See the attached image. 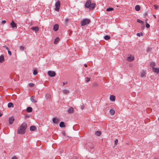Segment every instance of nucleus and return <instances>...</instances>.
Instances as JSON below:
<instances>
[{"instance_id":"1","label":"nucleus","mask_w":159,"mask_h":159,"mask_svg":"<svg viewBox=\"0 0 159 159\" xmlns=\"http://www.w3.org/2000/svg\"><path fill=\"white\" fill-rule=\"evenodd\" d=\"M27 128V124L25 122L23 123L18 129L17 133L19 134H22L25 132Z\"/></svg>"},{"instance_id":"2","label":"nucleus","mask_w":159,"mask_h":159,"mask_svg":"<svg viewBox=\"0 0 159 159\" xmlns=\"http://www.w3.org/2000/svg\"><path fill=\"white\" fill-rule=\"evenodd\" d=\"M95 6V4L94 3H91L90 0H87L85 4V8H89L90 10H93Z\"/></svg>"},{"instance_id":"3","label":"nucleus","mask_w":159,"mask_h":159,"mask_svg":"<svg viewBox=\"0 0 159 159\" xmlns=\"http://www.w3.org/2000/svg\"><path fill=\"white\" fill-rule=\"evenodd\" d=\"M91 22L90 19H84L81 21L82 26H85L89 24Z\"/></svg>"},{"instance_id":"4","label":"nucleus","mask_w":159,"mask_h":159,"mask_svg":"<svg viewBox=\"0 0 159 159\" xmlns=\"http://www.w3.org/2000/svg\"><path fill=\"white\" fill-rule=\"evenodd\" d=\"M60 5V2L58 0L57 1L55 4V8L54 10L56 11H58L59 10Z\"/></svg>"},{"instance_id":"5","label":"nucleus","mask_w":159,"mask_h":159,"mask_svg":"<svg viewBox=\"0 0 159 159\" xmlns=\"http://www.w3.org/2000/svg\"><path fill=\"white\" fill-rule=\"evenodd\" d=\"M48 75L50 77H54L56 75V73L54 71H49L48 72Z\"/></svg>"},{"instance_id":"6","label":"nucleus","mask_w":159,"mask_h":159,"mask_svg":"<svg viewBox=\"0 0 159 159\" xmlns=\"http://www.w3.org/2000/svg\"><path fill=\"white\" fill-rule=\"evenodd\" d=\"M11 27L13 29H16L17 26L16 24L15 23L13 20H12L10 24Z\"/></svg>"},{"instance_id":"7","label":"nucleus","mask_w":159,"mask_h":159,"mask_svg":"<svg viewBox=\"0 0 159 159\" xmlns=\"http://www.w3.org/2000/svg\"><path fill=\"white\" fill-rule=\"evenodd\" d=\"M74 111V110L73 107H70L67 111V112L69 113H73Z\"/></svg>"},{"instance_id":"8","label":"nucleus","mask_w":159,"mask_h":159,"mask_svg":"<svg viewBox=\"0 0 159 159\" xmlns=\"http://www.w3.org/2000/svg\"><path fill=\"white\" fill-rule=\"evenodd\" d=\"M14 118L13 116L9 118V123L10 124H12L14 121Z\"/></svg>"},{"instance_id":"9","label":"nucleus","mask_w":159,"mask_h":159,"mask_svg":"<svg viewBox=\"0 0 159 159\" xmlns=\"http://www.w3.org/2000/svg\"><path fill=\"white\" fill-rule=\"evenodd\" d=\"M134 58L133 56H130L127 58V60L129 61H132L134 60Z\"/></svg>"},{"instance_id":"10","label":"nucleus","mask_w":159,"mask_h":159,"mask_svg":"<svg viewBox=\"0 0 159 159\" xmlns=\"http://www.w3.org/2000/svg\"><path fill=\"white\" fill-rule=\"evenodd\" d=\"M52 120L53 123L56 124H57L59 122V119H57L56 118H53L52 119Z\"/></svg>"},{"instance_id":"11","label":"nucleus","mask_w":159,"mask_h":159,"mask_svg":"<svg viewBox=\"0 0 159 159\" xmlns=\"http://www.w3.org/2000/svg\"><path fill=\"white\" fill-rule=\"evenodd\" d=\"M153 71L155 73H158L159 72V68L153 67L152 68Z\"/></svg>"},{"instance_id":"12","label":"nucleus","mask_w":159,"mask_h":159,"mask_svg":"<svg viewBox=\"0 0 159 159\" xmlns=\"http://www.w3.org/2000/svg\"><path fill=\"white\" fill-rule=\"evenodd\" d=\"M4 61V57L3 55H2L0 56V63H3Z\"/></svg>"},{"instance_id":"13","label":"nucleus","mask_w":159,"mask_h":159,"mask_svg":"<svg viewBox=\"0 0 159 159\" xmlns=\"http://www.w3.org/2000/svg\"><path fill=\"white\" fill-rule=\"evenodd\" d=\"M31 29V30L35 31V32H37L39 30V28L38 26L32 27Z\"/></svg>"},{"instance_id":"14","label":"nucleus","mask_w":159,"mask_h":159,"mask_svg":"<svg viewBox=\"0 0 159 159\" xmlns=\"http://www.w3.org/2000/svg\"><path fill=\"white\" fill-rule=\"evenodd\" d=\"M59 28V26L58 25L56 24L53 27V30L55 31H57Z\"/></svg>"},{"instance_id":"15","label":"nucleus","mask_w":159,"mask_h":159,"mask_svg":"<svg viewBox=\"0 0 159 159\" xmlns=\"http://www.w3.org/2000/svg\"><path fill=\"white\" fill-rule=\"evenodd\" d=\"M115 96L113 95H111L110 97V100L112 101H114L115 100Z\"/></svg>"},{"instance_id":"16","label":"nucleus","mask_w":159,"mask_h":159,"mask_svg":"<svg viewBox=\"0 0 159 159\" xmlns=\"http://www.w3.org/2000/svg\"><path fill=\"white\" fill-rule=\"evenodd\" d=\"M59 41H60L59 38L58 37L56 38L54 41V44H57Z\"/></svg>"},{"instance_id":"17","label":"nucleus","mask_w":159,"mask_h":159,"mask_svg":"<svg viewBox=\"0 0 159 159\" xmlns=\"http://www.w3.org/2000/svg\"><path fill=\"white\" fill-rule=\"evenodd\" d=\"M32 108L31 107H29L27 108L26 111L27 112H31L32 111Z\"/></svg>"},{"instance_id":"18","label":"nucleus","mask_w":159,"mask_h":159,"mask_svg":"<svg viewBox=\"0 0 159 159\" xmlns=\"http://www.w3.org/2000/svg\"><path fill=\"white\" fill-rule=\"evenodd\" d=\"M51 96L49 93H47L45 95V98L46 99H49L51 98Z\"/></svg>"},{"instance_id":"19","label":"nucleus","mask_w":159,"mask_h":159,"mask_svg":"<svg viewBox=\"0 0 159 159\" xmlns=\"http://www.w3.org/2000/svg\"><path fill=\"white\" fill-rule=\"evenodd\" d=\"M146 75V73L145 72L144 70H143L141 73V77H143L145 76Z\"/></svg>"},{"instance_id":"20","label":"nucleus","mask_w":159,"mask_h":159,"mask_svg":"<svg viewBox=\"0 0 159 159\" xmlns=\"http://www.w3.org/2000/svg\"><path fill=\"white\" fill-rule=\"evenodd\" d=\"M101 134V132L100 131H98L95 132V134L98 136H99Z\"/></svg>"},{"instance_id":"21","label":"nucleus","mask_w":159,"mask_h":159,"mask_svg":"<svg viewBox=\"0 0 159 159\" xmlns=\"http://www.w3.org/2000/svg\"><path fill=\"white\" fill-rule=\"evenodd\" d=\"M59 126L61 127H64L65 126L64 123L63 122H61Z\"/></svg>"},{"instance_id":"22","label":"nucleus","mask_w":159,"mask_h":159,"mask_svg":"<svg viewBox=\"0 0 159 159\" xmlns=\"http://www.w3.org/2000/svg\"><path fill=\"white\" fill-rule=\"evenodd\" d=\"M110 113L111 115H113L115 113V111L113 109H111L110 110Z\"/></svg>"},{"instance_id":"23","label":"nucleus","mask_w":159,"mask_h":159,"mask_svg":"<svg viewBox=\"0 0 159 159\" xmlns=\"http://www.w3.org/2000/svg\"><path fill=\"white\" fill-rule=\"evenodd\" d=\"M135 10L137 11H139L140 10V7L138 5H136L135 7Z\"/></svg>"},{"instance_id":"24","label":"nucleus","mask_w":159,"mask_h":159,"mask_svg":"<svg viewBox=\"0 0 159 159\" xmlns=\"http://www.w3.org/2000/svg\"><path fill=\"white\" fill-rule=\"evenodd\" d=\"M34 98H35L34 97V96H32L31 97L30 100L32 102L36 103L37 102V101H35L34 100Z\"/></svg>"},{"instance_id":"25","label":"nucleus","mask_w":159,"mask_h":159,"mask_svg":"<svg viewBox=\"0 0 159 159\" xmlns=\"http://www.w3.org/2000/svg\"><path fill=\"white\" fill-rule=\"evenodd\" d=\"M8 107L9 108L14 107L13 104L12 102H10L8 104Z\"/></svg>"},{"instance_id":"26","label":"nucleus","mask_w":159,"mask_h":159,"mask_svg":"<svg viewBox=\"0 0 159 159\" xmlns=\"http://www.w3.org/2000/svg\"><path fill=\"white\" fill-rule=\"evenodd\" d=\"M63 93L65 94H67L69 93L70 92L67 89H64L63 90Z\"/></svg>"},{"instance_id":"27","label":"nucleus","mask_w":159,"mask_h":159,"mask_svg":"<svg viewBox=\"0 0 159 159\" xmlns=\"http://www.w3.org/2000/svg\"><path fill=\"white\" fill-rule=\"evenodd\" d=\"M36 129V127L34 126H32L30 128V129L31 131H34Z\"/></svg>"},{"instance_id":"28","label":"nucleus","mask_w":159,"mask_h":159,"mask_svg":"<svg viewBox=\"0 0 159 159\" xmlns=\"http://www.w3.org/2000/svg\"><path fill=\"white\" fill-rule=\"evenodd\" d=\"M114 10V8L112 7H110L107 8V10L106 11H113Z\"/></svg>"},{"instance_id":"29","label":"nucleus","mask_w":159,"mask_h":159,"mask_svg":"<svg viewBox=\"0 0 159 159\" xmlns=\"http://www.w3.org/2000/svg\"><path fill=\"white\" fill-rule=\"evenodd\" d=\"M104 39L106 40H108L110 38V37L106 35L104 37Z\"/></svg>"},{"instance_id":"30","label":"nucleus","mask_w":159,"mask_h":159,"mask_svg":"<svg viewBox=\"0 0 159 159\" xmlns=\"http://www.w3.org/2000/svg\"><path fill=\"white\" fill-rule=\"evenodd\" d=\"M150 65L151 67H152V68H153V67H154V66H156V64H155V63H154V62H152L150 64Z\"/></svg>"},{"instance_id":"31","label":"nucleus","mask_w":159,"mask_h":159,"mask_svg":"<svg viewBox=\"0 0 159 159\" xmlns=\"http://www.w3.org/2000/svg\"><path fill=\"white\" fill-rule=\"evenodd\" d=\"M20 48L21 51H24L25 50V48L23 46H21L20 47Z\"/></svg>"},{"instance_id":"32","label":"nucleus","mask_w":159,"mask_h":159,"mask_svg":"<svg viewBox=\"0 0 159 159\" xmlns=\"http://www.w3.org/2000/svg\"><path fill=\"white\" fill-rule=\"evenodd\" d=\"M137 21L140 23H141V24H143V21L141 20H139V19H137Z\"/></svg>"},{"instance_id":"33","label":"nucleus","mask_w":159,"mask_h":159,"mask_svg":"<svg viewBox=\"0 0 159 159\" xmlns=\"http://www.w3.org/2000/svg\"><path fill=\"white\" fill-rule=\"evenodd\" d=\"M38 74V72L37 70H34L33 72V74L34 75H37Z\"/></svg>"},{"instance_id":"34","label":"nucleus","mask_w":159,"mask_h":159,"mask_svg":"<svg viewBox=\"0 0 159 159\" xmlns=\"http://www.w3.org/2000/svg\"><path fill=\"white\" fill-rule=\"evenodd\" d=\"M29 86L30 87H34V84L32 83H30L29 84Z\"/></svg>"},{"instance_id":"35","label":"nucleus","mask_w":159,"mask_h":159,"mask_svg":"<svg viewBox=\"0 0 159 159\" xmlns=\"http://www.w3.org/2000/svg\"><path fill=\"white\" fill-rule=\"evenodd\" d=\"M118 143V140L117 139H116L115 141V145H116Z\"/></svg>"},{"instance_id":"36","label":"nucleus","mask_w":159,"mask_h":159,"mask_svg":"<svg viewBox=\"0 0 159 159\" xmlns=\"http://www.w3.org/2000/svg\"><path fill=\"white\" fill-rule=\"evenodd\" d=\"M140 34H141V35H142L143 34L142 33H138L137 34V35L139 37H140Z\"/></svg>"},{"instance_id":"37","label":"nucleus","mask_w":159,"mask_h":159,"mask_svg":"<svg viewBox=\"0 0 159 159\" xmlns=\"http://www.w3.org/2000/svg\"><path fill=\"white\" fill-rule=\"evenodd\" d=\"M146 27L148 28H149L150 26V25L148 23L146 24Z\"/></svg>"},{"instance_id":"38","label":"nucleus","mask_w":159,"mask_h":159,"mask_svg":"<svg viewBox=\"0 0 159 159\" xmlns=\"http://www.w3.org/2000/svg\"><path fill=\"white\" fill-rule=\"evenodd\" d=\"M8 54L10 55V56H11V51H9V50H8Z\"/></svg>"},{"instance_id":"39","label":"nucleus","mask_w":159,"mask_h":159,"mask_svg":"<svg viewBox=\"0 0 159 159\" xmlns=\"http://www.w3.org/2000/svg\"><path fill=\"white\" fill-rule=\"evenodd\" d=\"M69 21V19L68 18H66L65 20V21L66 23H67Z\"/></svg>"},{"instance_id":"40","label":"nucleus","mask_w":159,"mask_h":159,"mask_svg":"<svg viewBox=\"0 0 159 159\" xmlns=\"http://www.w3.org/2000/svg\"><path fill=\"white\" fill-rule=\"evenodd\" d=\"M154 7H155V9H157L158 8V6L155 5H154Z\"/></svg>"},{"instance_id":"41","label":"nucleus","mask_w":159,"mask_h":159,"mask_svg":"<svg viewBox=\"0 0 159 159\" xmlns=\"http://www.w3.org/2000/svg\"><path fill=\"white\" fill-rule=\"evenodd\" d=\"M6 22V21L5 20H3L2 22V24H4Z\"/></svg>"},{"instance_id":"42","label":"nucleus","mask_w":159,"mask_h":159,"mask_svg":"<svg viewBox=\"0 0 159 159\" xmlns=\"http://www.w3.org/2000/svg\"><path fill=\"white\" fill-rule=\"evenodd\" d=\"M90 80V78H89L87 77L86 78V81L87 82H88Z\"/></svg>"},{"instance_id":"43","label":"nucleus","mask_w":159,"mask_h":159,"mask_svg":"<svg viewBox=\"0 0 159 159\" xmlns=\"http://www.w3.org/2000/svg\"><path fill=\"white\" fill-rule=\"evenodd\" d=\"M3 47L5 48L7 50H8L9 48L7 47H6V46H3Z\"/></svg>"},{"instance_id":"44","label":"nucleus","mask_w":159,"mask_h":159,"mask_svg":"<svg viewBox=\"0 0 159 159\" xmlns=\"http://www.w3.org/2000/svg\"><path fill=\"white\" fill-rule=\"evenodd\" d=\"M12 159H17L16 156H14L12 158Z\"/></svg>"},{"instance_id":"45","label":"nucleus","mask_w":159,"mask_h":159,"mask_svg":"<svg viewBox=\"0 0 159 159\" xmlns=\"http://www.w3.org/2000/svg\"><path fill=\"white\" fill-rule=\"evenodd\" d=\"M30 117V116L29 115H25V117L26 118V117Z\"/></svg>"},{"instance_id":"46","label":"nucleus","mask_w":159,"mask_h":159,"mask_svg":"<svg viewBox=\"0 0 159 159\" xmlns=\"http://www.w3.org/2000/svg\"><path fill=\"white\" fill-rule=\"evenodd\" d=\"M67 82H63V85H64L66 84H67Z\"/></svg>"},{"instance_id":"47","label":"nucleus","mask_w":159,"mask_h":159,"mask_svg":"<svg viewBox=\"0 0 159 159\" xmlns=\"http://www.w3.org/2000/svg\"><path fill=\"white\" fill-rule=\"evenodd\" d=\"M84 106H81V108L82 109H84Z\"/></svg>"},{"instance_id":"48","label":"nucleus","mask_w":159,"mask_h":159,"mask_svg":"<svg viewBox=\"0 0 159 159\" xmlns=\"http://www.w3.org/2000/svg\"><path fill=\"white\" fill-rule=\"evenodd\" d=\"M84 66L85 67H87V65L86 64H84Z\"/></svg>"},{"instance_id":"49","label":"nucleus","mask_w":159,"mask_h":159,"mask_svg":"<svg viewBox=\"0 0 159 159\" xmlns=\"http://www.w3.org/2000/svg\"><path fill=\"white\" fill-rule=\"evenodd\" d=\"M147 15V12L145 13V16H146Z\"/></svg>"},{"instance_id":"50","label":"nucleus","mask_w":159,"mask_h":159,"mask_svg":"<svg viewBox=\"0 0 159 159\" xmlns=\"http://www.w3.org/2000/svg\"><path fill=\"white\" fill-rule=\"evenodd\" d=\"M153 16H154L155 17V18H156V17L155 16V15H153Z\"/></svg>"},{"instance_id":"51","label":"nucleus","mask_w":159,"mask_h":159,"mask_svg":"<svg viewBox=\"0 0 159 159\" xmlns=\"http://www.w3.org/2000/svg\"><path fill=\"white\" fill-rule=\"evenodd\" d=\"M149 48H148V51H149Z\"/></svg>"},{"instance_id":"52","label":"nucleus","mask_w":159,"mask_h":159,"mask_svg":"<svg viewBox=\"0 0 159 159\" xmlns=\"http://www.w3.org/2000/svg\"><path fill=\"white\" fill-rule=\"evenodd\" d=\"M158 120H159V118H158Z\"/></svg>"}]
</instances>
